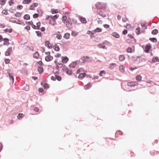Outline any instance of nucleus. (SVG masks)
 Wrapping results in <instances>:
<instances>
[{
    "label": "nucleus",
    "mask_w": 159,
    "mask_h": 159,
    "mask_svg": "<svg viewBox=\"0 0 159 159\" xmlns=\"http://www.w3.org/2000/svg\"><path fill=\"white\" fill-rule=\"evenodd\" d=\"M82 62L84 63L86 62H90V61H86V59H84L83 57L81 58Z\"/></svg>",
    "instance_id": "8fccbe9b"
},
{
    "label": "nucleus",
    "mask_w": 159,
    "mask_h": 159,
    "mask_svg": "<svg viewBox=\"0 0 159 159\" xmlns=\"http://www.w3.org/2000/svg\"><path fill=\"white\" fill-rule=\"evenodd\" d=\"M67 23L66 24V27L69 28V29H70L71 28H72V23L68 21L67 22Z\"/></svg>",
    "instance_id": "2eb2a0df"
},
{
    "label": "nucleus",
    "mask_w": 159,
    "mask_h": 159,
    "mask_svg": "<svg viewBox=\"0 0 159 159\" xmlns=\"http://www.w3.org/2000/svg\"><path fill=\"white\" fill-rule=\"evenodd\" d=\"M136 78L137 80L140 81L142 79V77L140 75H138L136 76Z\"/></svg>",
    "instance_id": "f704fd0d"
},
{
    "label": "nucleus",
    "mask_w": 159,
    "mask_h": 159,
    "mask_svg": "<svg viewBox=\"0 0 159 159\" xmlns=\"http://www.w3.org/2000/svg\"><path fill=\"white\" fill-rule=\"evenodd\" d=\"M59 32H57V33L56 37L58 39H61L62 36L61 35L59 34Z\"/></svg>",
    "instance_id": "cd10ccee"
},
{
    "label": "nucleus",
    "mask_w": 159,
    "mask_h": 159,
    "mask_svg": "<svg viewBox=\"0 0 159 159\" xmlns=\"http://www.w3.org/2000/svg\"><path fill=\"white\" fill-rule=\"evenodd\" d=\"M15 15L16 17H20L21 16V13H20L18 12H17L15 14Z\"/></svg>",
    "instance_id": "a18cd8bd"
},
{
    "label": "nucleus",
    "mask_w": 159,
    "mask_h": 159,
    "mask_svg": "<svg viewBox=\"0 0 159 159\" xmlns=\"http://www.w3.org/2000/svg\"><path fill=\"white\" fill-rule=\"evenodd\" d=\"M45 45L47 47L49 48H52V46L48 41H45Z\"/></svg>",
    "instance_id": "9d476101"
},
{
    "label": "nucleus",
    "mask_w": 159,
    "mask_h": 159,
    "mask_svg": "<svg viewBox=\"0 0 159 159\" xmlns=\"http://www.w3.org/2000/svg\"><path fill=\"white\" fill-rule=\"evenodd\" d=\"M16 18H11L9 19V21L13 23H15L16 22Z\"/></svg>",
    "instance_id": "7c9ffc66"
},
{
    "label": "nucleus",
    "mask_w": 159,
    "mask_h": 159,
    "mask_svg": "<svg viewBox=\"0 0 159 159\" xmlns=\"http://www.w3.org/2000/svg\"><path fill=\"white\" fill-rule=\"evenodd\" d=\"M6 0H1L0 1V4L2 5H3L5 4L6 3Z\"/></svg>",
    "instance_id": "3c124183"
},
{
    "label": "nucleus",
    "mask_w": 159,
    "mask_h": 159,
    "mask_svg": "<svg viewBox=\"0 0 159 159\" xmlns=\"http://www.w3.org/2000/svg\"><path fill=\"white\" fill-rule=\"evenodd\" d=\"M102 29L100 28H97L96 29L94 30H93V32H94L95 33H98L100 32H101L102 31Z\"/></svg>",
    "instance_id": "6ab92c4d"
},
{
    "label": "nucleus",
    "mask_w": 159,
    "mask_h": 159,
    "mask_svg": "<svg viewBox=\"0 0 159 159\" xmlns=\"http://www.w3.org/2000/svg\"><path fill=\"white\" fill-rule=\"evenodd\" d=\"M92 86L91 84V83H89L87 85H85L84 86V89L85 90H87L90 88Z\"/></svg>",
    "instance_id": "ddd939ff"
},
{
    "label": "nucleus",
    "mask_w": 159,
    "mask_h": 159,
    "mask_svg": "<svg viewBox=\"0 0 159 159\" xmlns=\"http://www.w3.org/2000/svg\"><path fill=\"white\" fill-rule=\"evenodd\" d=\"M43 91V89L42 88H40L39 89V92H42Z\"/></svg>",
    "instance_id": "774afa93"
},
{
    "label": "nucleus",
    "mask_w": 159,
    "mask_h": 159,
    "mask_svg": "<svg viewBox=\"0 0 159 159\" xmlns=\"http://www.w3.org/2000/svg\"><path fill=\"white\" fill-rule=\"evenodd\" d=\"M32 0H24L23 1V3L24 4H29L31 2Z\"/></svg>",
    "instance_id": "393cba45"
},
{
    "label": "nucleus",
    "mask_w": 159,
    "mask_h": 159,
    "mask_svg": "<svg viewBox=\"0 0 159 159\" xmlns=\"http://www.w3.org/2000/svg\"><path fill=\"white\" fill-rule=\"evenodd\" d=\"M111 35L116 38H119L120 37L119 35L116 32H113L111 34Z\"/></svg>",
    "instance_id": "f8f14e48"
},
{
    "label": "nucleus",
    "mask_w": 159,
    "mask_h": 159,
    "mask_svg": "<svg viewBox=\"0 0 159 159\" xmlns=\"http://www.w3.org/2000/svg\"><path fill=\"white\" fill-rule=\"evenodd\" d=\"M77 62V61L73 62L69 65V66L71 68H75L77 65L78 64Z\"/></svg>",
    "instance_id": "7ed1b4c3"
},
{
    "label": "nucleus",
    "mask_w": 159,
    "mask_h": 159,
    "mask_svg": "<svg viewBox=\"0 0 159 159\" xmlns=\"http://www.w3.org/2000/svg\"><path fill=\"white\" fill-rule=\"evenodd\" d=\"M140 28L138 27L136 29V33L137 35H139L140 34Z\"/></svg>",
    "instance_id": "58836bf2"
},
{
    "label": "nucleus",
    "mask_w": 159,
    "mask_h": 159,
    "mask_svg": "<svg viewBox=\"0 0 159 159\" xmlns=\"http://www.w3.org/2000/svg\"><path fill=\"white\" fill-rule=\"evenodd\" d=\"M127 33V30H124L122 32V34L124 35H126Z\"/></svg>",
    "instance_id": "4d7b16f0"
},
{
    "label": "nucleus",
    "mask_w": 159,
    "mask_h": 159,
    "mask_svg": "<svg viewBox=\"0 0 159 159\" xmlns=\"http://www.w3.org/2000/svg\"><path fill=\"white\" fill-rule=\"evenodd\" d=\"M38 70L40 74L43 71V68L41 66H38Z\"/></svg>",
    "instance_id": "dca6fc26"
},
{
    "label": "nucleus",
    "mask_w": 159,
    "mask_h": 159,
    "mask_svg": "<svg viewBox=\"0 0 159 159\" xmlns=\"http://www.w3.org/2000/svg\"><path fill=\"white\" fill-rule=\"evenodd\" d=\"M5 32H8L9 33H11L12 31V29H6L4 30Z\"/></svg>",
    "instance_id": "ea45409f"
},
{
    "label": "nucleus",
    "mask_w": 159,
    "mask_h": 159,
    "mask_svg": "<svg viewBox=\"0 0 159 159\" xmlns=\"http://www.w3.org/2000/svg\"><path fill=\"white\" fill-rule=\"evenodd\" d=\"M23 114L19 113L17 116V118L19 119L22 118L23 117Z\"/></svg>",
    "instance_id": "37998d69"
},
{
    "label": "nucleus",
    "mask_w": 159,
    "mask_h": 159,
    "mask_svg": "<svg viewBox=\"0 0 159 159\" xmlns=\"http://www.w3.org/2000/svg\"><path fill=\"white\" fill-rule=\"evenodd\" d=\"M149 40L153 42H157V39L155 38H150Z\"/></svg>",
    "instance_id": "e433bc0d"
},
{
    "label": "nucleus",
    "mask_w": 159,
    "mask_h": 159,
    "mask_svg": "<svg viewBox=\"0 0 159 159\" xmlns=\"http://www.w3.org/2000/svg\"><path fill=\"white\" fill-rule=\"evenodd\" d=\"M62 21L64 23L67 22L68 21H67V18L66 16H63Z\"/></svg>",
    "instance_id": "bb28decb"
},
{
    "label": "nucleus",
    "mask_w": 159,
    "mask_h": 159,
    "mask_svg": "<svg viewBox=\"0 0 159 159\" xmlns=\"http://www.w3.org/2000/svg\"><path fill=\"white\" fill-rule=\"evenodd\" d=\"M80 21L83 23H86L87 21L86 19L83 17H80Z\"/></svg>",
    "instance_id": "a211bd4d"
},
{
    "label": "nucleus",
    "mask_w": 159,
    "mask_h": 159,
    "mask_svg": "<svg viewBox=\"0 0 159 159\" xmlns=\"http://www.w3.org/2000/svg\"><path fill=\"white\" fill-rule=\"evenodd\" d=\"M35 33L37 34L38 36L39 37L41 36V33L40 31H35Z\"/></svg>",
    "instance_id": "a19ab883"
},
{
    "label": "nucleus",
    "mask_w": 159,
    "mask_h": 159,
    "mask_svg": "<svg viewBox=\"0 0 159 159\" xmlns=\"http://www.w3.org/2000/svg\"><path fill=\"white\" fill-rule=\"evenodd\" d=\"M158 33V30L157 29L153 30L152 32V34L153 35H156Z\"/></svg>",
    "instance_id": "a878e982"
},
{
    "label": "nucleus",
    "mask_w": 159,
    "mask_h": 159,
    "mask_svg": "<svg viewBox=\"0 0 159 159\" xmlns=\"http://www.w3.org/2000/svg\"><path fill=\"white\" fill-rule=\"evenodd\" d=\"M16 22H15V23H16L18 24H20V23L21 22L20 21L19 19H17L16 18Z\"/></svg>",
    "instance_id": "6e6d98bb"
},
{
    "label": "nucleus",
    "mask_w": 159,
    "mask_h": 159,
    "mask_svg": "<svg viewBox=\"0 0 159 159\" xmlns=\"http://www.w3.org/2000/svg\"><path fill=\"white\" fill-rule=\"evenodd\" d=\"M36 25H37V26H36L37 29H39L40 27V23L39 22H38L37 23Z\"/></svg>",
    "instance_id": "603ef678"
},
{
    "label": "nucleus",
    "mask_w": 159,
    "mask_h": 159,
    "mask_svg": "<svg viewBox=\"0 0 159 159\" xmlns=\"http://www.w3.org/2000/svg\"><path fill=\"white\" fill-rule=\"evenodd\" d=\"M39 16V14H38L35 13L33 15V17L34 18H37Z\"/></svg>",
    "instance_id": "bf43d9fd"
},
{
    "label": "nucleus",
    "mask_w": 159,
    "mask_h": 159,
    "mask_svg": "<svg viewBox=\"0 0 159 159\" xmlns=\"http://www.w3.org/2000/svg\"><path fill=\"white\" fill-rule=\"evenodd\" d=\"M23 18L25 20H29L30 18V16L29 14H25Z\"/></svg>",
    "instance_id": "4be33fe9"
},
{
    "label": "nucleus",
    "mask_w": 159,
    "mask_h": 159,
    "mask_svg": "<svg viewBox=\"0 0 159 159\" xmlns=\"http://www.w3.org/2000/svg\"><path fill=\"white\" fill-rule=\"evenodd\" d=\"M158 60L159 59L158 57H155L152 58V61L153 62H155L158 61Z\"/></svg>",
    "instance_id": "4c0bfd02"
},
{
    "label": "nucleus",
    "mask_w": 159,
    "mask_h": 159,
    "mask_svg": "<svg viewBox=\"0 0 159 159\" xmlns=\"http://www.w3.org/2000/svg\"><path fill=\"white\" fill-rule=\"evenodd\" d=\"M5 62L6 64H8L10 62V60L9 59H6L5 60Z\"/></svg>",
    "instance_id": "13d9d810"
},
{
    "label": "nucleus",
    "mask_w": 159,
    "mask_h": 159,
    "mask_svg": "<svg viewBox=\"0 0 159 159\" xmlns=\"http://www.w3.org/2000/svg\"><path fill=\"white\" fill-rule=\"evenodd\" d=\"M12 50L11 47H10L8 48L5 52L6 56H9L11 54Z\"/></svg>",
    "instance_id": "20e7f679"
},
{
    "label": "nucleus",
    "mask_w": 159,
    "mask_h": 159,
    "mask_svg": "<svg viewBox=\"0 0 159 159\" xmlns=\"http://www.w3.org/2000/svg\"><path fill=\"white\" fill-rule=\"evenodd\" d=\"M62 61L63 63H66L68 60V58L66 57H62Z\"/></svg>",
    "instance_id": "4468645a"
},
{
    "label": "nucleus",
    "mask_w": 159,
    "mask_h": 159,
    "mask_svg": "<svg viewBox=\"0 0 159 159\" xmlns=\"http://www.w3.org/2000/svg\"><path fill=\"white\" fill-rule=\"evenodd\" d=\"M49 85L48 84H45L43 85V87L44 89H46L47 88H48L49 87Z\"/></svg>",
    "instance_id": "09e8293b"
},
{
    "label": "nucleus",
    "mask_w": 159,
    "mask_h": 159,
    "mask_svg": "<svg viewBox=\"0 0 159 159\" xmlns=\"http://www.w3.org/2000/svg\"><path fill=\"white\" fill-rule=\"evenodd\" d=\"M77 34V33L75 31H73L71 32V34L73 36H75Z\"/></svg>",
    "instance_id": "49530a36"
},
{
    "label": "nucleus",
    "mask_w": 159,
    "mask_h": 159,
    "mask_svg": "<svg viewBox=\"0 0 159 159\" xmlns=\"http://www.w3.org/2000/svg\"><path fill=\"white\" fill-rule=\"evenodd\" d=\"M39 53L37 52L34 54V57L35 58H37L39 57Z\"/></svg>",
    "instance_id": "473e14b6"
},
{
    "label": "nucleus",
    "mask_w": 159,
    "mask_h": 159,
    "mask_svg": "<svg viewBox=\"0 0 159 159\" xmlns=\"http://www.w3.org/2000/svg\"><path fill=\"white\" fill-rule=\"evenodd\" d=\"M70 34L68 33H66L64 34L63 38L66 39H68L69 38Z\"/></svg>",
    "instance_id": "5701e85b"
},
{
    "label": "nucleus",
    "mask_w": 159,
    "mask_h": 159,
    "mask_svg": "<svg viewBox=\"0 0 159 159\" xmlns=\"http://www.w3.org/2000/svg\"><path fill=\"white\" fill-rule=\"evenodd\" d=\"M59 15L58 14L56 15H54V16H51L50 17L51 19H55V20L58 17Z\"/></svg>",
    "instance_id": "c85d7f7f"
},
{
    "label": "nucleus",
    "mask_w": 159,
    "mask_h": 159,
    "mask_svg": "<svg viewBox=\"0 0 159 159\" xmlns=\"http://www.w3.org/2000/svg\"><path fill=\"white\" fill-rule=\"evenodd\" d=\"M86 74L85 73H82L80 74L79 75V78L82 79L83 78L85 77Z\"/></svg>",
    "instance_id": "f3484780"
},
{
    "label": "nucleus",
    "mask_w": 159,
    "mask_h": 159,
    "mask_svg": "<svg viewBox=\"0 0 159 159\" xmlns=\"http://www.w3.org/2000/svg\"><path fill=\"white\" fill-rule=\"evenodd\" d=\"M53 59V57L51 56H47L45 57V60L47 61H49L52 60Z\"/></svg>",
    "instance_id": "0eeeda50"
},
{
    "label": "nucleus",
    "mask_w": 159,
    "mask_h": 159,
    "mask_svg": "<svg viewBox=\"0 0 159 159\" xmlns=\"http://www.w3.org/2000/svg\"><path fill=\"white\" fill-rule=\"evenodd\" d=\"M119 59L121 61H123L125 59L124 56L123 55H120L119 57Z\"/></svg>",
    "instance_id": "b1692460"
},
{
    "label": "nucleus",
    "mask_w": 159,
    "mask_h": 159,
    "mask_svg": "<svg viewBox=\"0 0 159 159\" xmlns=\"http://www.w3.org/2000/svg\"><path fill=\"white\" fill-rule=\"evenodd\" d=\"M64 71H65L66 73L67 74H68L69 75H71V71H69V70L68 68H66L64 69Z\"/></svg>",
    "instance_id": "aec40b11"
},
{
    "label": "nucleus",
    "mask_w": 159,
    "mask_h": 159,
    "mask_svg": "<svg viewBox=\"0 0 159 159\" xmlns=\"http://www.w3.org/2000/svg\"><path fill=\"white\" fill-rule=\"evenodd\" d=\"M30 26H27L25 27V29L27 30H30Z\"/></svg>",
    "instance_id": "0e129e2a"
},
{
    "label": "nucleus",
    "mask_w": 159,
    "mask_h": 159,
    "mask_svg": "<svg viewBox=\"0 0 159 159\" xmlns=\"http://www.w3.org/2000/svg\"><path fill=\"white\" fill-rule=\"evenodd\" d=\"M96 7L98 9H101L103 7L102 3L100 2H98L96 3Z\"/></svg>",
    "instance_id": "39448f33"
},
{
    "label": "nucleus",
    "mask_w": 159,
    "mask_h": 159,
    "mask_svg": "<svg viewBox=\"0 0 159 159\" xmlns=\"http://www.w3.org/2000/svg\"><path fill=\"white\" fill-rule=\"evenodd\" d=\"M38 63L41 66H42L43 65V63L42 61H39L38 62Z\"/></svg>",
    "instance_id": "338daca9"
},
{
    "label": "nucleus",
    "mask_w": 159,
    "mask_h": 159,
    "mask_svg": "<svg viewBox=\"0 0 159 159\" xmlns=\"http://www.w3.org/2000/svg\"><path fill=\"white\" fill-rule=\"evenodd\" d=\"M56 77V79L58 81H60L61 80V77L57 75H55Z\"/></svg>",
    "instance_id": "de8ad7c7"
},
{
    "label": "nucleus",
    "mask_w": 159,
    "mask_h": 159,
    "mask_svg": "<svg viewBox=\"0 0 159 159\" xmlns=\"http://www.w3.org/2000/svg\"><path fill=\"white\" fill-rule=\"evenodd\" d=\"M119 69L120 71L123 72L124 71L125 67L121 65L120 66Z\"/></svg>",
    "instance_id": "c756f323"
},
{
    "label": "nucleus",
    "mask_w": 159,
    "mask_h": 159,
    "mask_svg": "<svg viewBox=\"0 0 159 159\" xmlns=\"http://www.w3.org/2000/svg\"><path fill=\"white\" fill-rule=\"evenodd\" d=\"M135 84L134 82H131L128 83L126 84H125V87H123L124 90L127 91H131L134 90V89L132 88V87L135 86Z\"/></svg>",
    "instance_id": "f257e3e1"
},
{
    "label": "nucleus",
    "mask_w": 159,
    "mask_h": 159,
    "mask_svg": "<svg viewBox=\"0 0 159 159\" xmlns=\"http://www.w3.org/2000/svg\"><path fill=\"white\" fill-rule=\"evenodd\" d=\"M104 27L106 29H108L109 27V25L107 24H105L103 25Z\"/></svg>",
    "instance_id": "e2e57ef3"
},
{
    "label": "nucleus",
    "mask_w": 159,
    "mask_h": 159,
    "mask_svg": "<svg viewBox=\"0 0 159 159\" xmlns=\"http://www.w3.org/2000/svg\"><path fill=\"white\" fill-rule=\"evenodd\" d=\"M116 65V64L112 63L110 64L109 68L111 69H112Z\"/></svg>",
    "instance_id": "72a5a7b5"
},
{
    "label": "nucleus",
    "mask_w": 159,
    "mask_h": 159,
    "mask_svg": "<svg viewBox=\"0 0 159 159\" xmlns=\"http://www.w3.org/2000/svg\"><path fill=\"white\" fill-rule=\"evenodd\" d=\"M107 43V42L106 41H105L102 43H100L98 45V46L100 48H102L104 49H107V48L105 44Z\"/></svg>",
    "instance_id": "f03ea898"
},
{
    "label": "nucleus",
    "mask_w": 159,
    "mask_h": 159,
    "mask_svg": "<svg viewBox=\"0 0 159 159\" xmlns=\"http://www.w3.org/2000/svg\"><path fill=\"white\" fill-rule=\"evenodd\" d=\"M105 74V71L104 70H102L101 71L100 73H99V75L100 76H102L103 74Z\"/></svg>",
    "instance_id": "864d4df0"
},
{
    "label": "nucleus",
    "mask_w": 159,
    "mask_h": 159,
    "mask_svg": "<svg viewBox=\"0 0 159 159\" xmlns=\"http://www.w3.org/2000/svg\"><path fill=\"white\" fill-rule=\"evenodd\" d=\"M62 64L61 63H57L56 67V69H57L56 72H58L59 68H61L62 67Z\"/></svg>",
    "instance_id": "423d86ee"
},
{
    "label": "nucleus",
    "mask_w": 159,
    "mask_h": 159,
    "mask_svg": "<svg viewBox=\"0 0 159 159\" xmlns=\"http://www.w3.org/2000/svg\"><path fill=\"white\" fill-rule=\"evenodd\" d=\"M141 25L142 27V28L143 29H146L147 28V25H145L143 23L141 24Z\"/></svg>",
    "instance_id": "c03bdc74"
},
{
    "label": "nucleus",
    "mask_w": 159,
    "mask_h": 159,
    "mask_svg": "<svg viewBox=\"0 0 159 159\" xmlns=\"http://www.w3.org/2000/svg\"><path fill=\"white\" fill-rule=\"evenodd\" d=\"M98 15H99L100 16H101L102 17H105L106 16V15L105 14H103L102 12H101V11H100L98 12Z\"/></svg>",
    "instance_id": "2f4dec72"
},
{
    "label": "nucleus",
    "mask_w": 159,
    "mask_h": 159,
    "mask_svg": "<svg viewBox=\"0 0 159 159\" xmlns=\"http://www.w3.org/2000/svg\"><path fill=\"white\" fill-rule=\"evenodd\" d=\"M127 51L129 53H132V49L130 48L129 47L127 48Z\"/></svg>",
    "instance_id": "5fc2aeb1"
},
{
    "label": "nucleus",
    "mask_w": 159,
    "mask_h": 159,
    "mask_svg": "<svg viewBox=\"0 0 159 159\" xmlns=\"http://www.w3.org/2000/svg\"><path fill=\"white\" fill-rule=\"evenodd\" d=\"M45 54L46 55H47V56H50V53L49 52H45Z\"/></svg>",
    "instance_id": "69168bd1"
},
{
    "label": "nucleus",
    "mask_w": 159,
    "mask_h": 159,
    "mask_svg": "<svg viewBox=\"0 0 159 159\" xmlns=\"http://www.w3.org/2000/svg\"><path fill=\"white\" fill-rule=\"evenodd\" d=\"M151 48L150 45H147L145 47V51L146 53H148Z\"/></svg>",
    "instance_id": "1a4fd4ad"
},
{
    "label": "nucleus",
    "mask_w": 159,
    "mask_h": 159,
    "mask_svg": "<svg viewBox=\"0 0 159 159\" xmlns=\"http://www.w3.org/2000/svg\"><path fill=\"white\" fill-rule=\"evenodd\" d=\"M3 40L4 41L3 42V44L4 45H6L8 46L9 44V39L7 38H5L3 39Z\"/></svg>",
    "instance_id": "6e6552de"
},
{
    "label": "nucleus",
    "mask_w": 159,
    "mask_h": 159,
    "mask_svg": "<svg viewBox=\"0 0 159 159\" xmlns=\"http://www.w3.org/2000/svg\"><path fill=\"white\" fill-rule=\"evenodd\" d=\"M140 58L139 57H132V59L134 61H136L138 60V59H139Z\"/></svg>",
    "instance_id": "79ce46f5"
},
{
    "label": "nucleus",
    "mask_w": 159,
    "mask_h": 159,
    "mask_svg": "<svg viewBox=\"0 0 159 159\" xmlns=\"http://www.w3.org/2000/svg\"><path fill=\"white\" fill-rule=\"evenodd\" d=\"M23 8V6L22 5H19L17 6V8L18 9L20 10Z\"/></svg>",
    "instance_id": "680f3d73"
},
{
    "label": "nucleus",
    "mask_w": 159,
    "mask_h": 159,
    "mask_svg": "<svg viewBox=\"0 0 159 159\" xmlns=\"http://www.w3.org/2000/svg\"><path fill=\"white\" fill-rule=\"evenodd\" d=\"M51 12L52 14L56 13L58 12V11L57 9H51Z\"/></svg>",
    "instance_id": "c9c22d12"
},
{
    "label": "nucleus",
    "mask_w": 159,
    "mask_h": 159,
    "mask_svg": "<svg viewBox=\"0 0 159 159\" xmlns=\"http://www.w3.org/2000/svg\"><path fill=\"white\" fill-rule=\"evenodd\" d=\"M54 49L56 51H58L59 50V46L57 44H55L53 46Z\"/></svg>",
    "instance_id": "412c9836"
},
{
    "label": "nucleus",
    "mask_w": 159,
    "mask_h": 159,
    "mask_svg": "<svg viewBox=\"0 0 159 159\" xmlns=\"http://www.w3.org/2000/svg\"><path fill=\"white\" fill-rule=\"evenodd\" d=\"M49 23L52 25H54L56 24V22L55 19H49Z\"/></svg>",
    "instance_id": "9b49d317"
},
{
    "label": "nucleus",
    "mask_w": 159,
    "mask_h": 159,
    "mask_svg": "<svg viewBox=\"0 0 159 159\" xmlns=\"http://www.w3.org/2000/svg\"><path fill=\"white\" fill-rule=\"evenodd\" d=\"M34 110L36 112H38L39 110V109L37 107H34Z\"/></svg>",
    "instance_id": "052dcab7"
}]
</instances>
